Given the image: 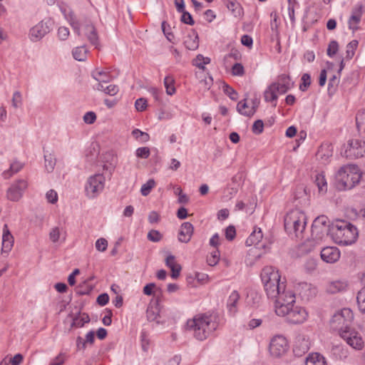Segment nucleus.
Wrapping results in <instances>:
<instances>
[{"label": "nucleus", "mask_w": 365, "mask_h": 365, "mask_svg": "<svg viewBox=\"0 0 365 365\" xmlns=\"http://www.w3.org/2000/svg\"><path fill=\"white\" fill-rule=\"evenodd\" d=\"M356 124L358 131L365 135V110L357 113L356 115Z\"/></svg>", "instance_id": "2f4dec72"}, {"label": "nucleus", "mask_w": 365, "mask_h": 365, "mask_svg": "<svg viewBox=\"0 0 365 365\" xmlns=\"http://www.w3.org/2000/svg\"><path fill=\"white\" fill-rule=\"evenodd\" d=\"M163 238L162 234L155 230H152L148 233V239L153 242H160Z\"/></svg>", "instance_id": "de8ad7c7"}, {"label": "nucleus", "mask_w": 365, "mask_h": 365, "mask_svg": "<svg viewBox=\"0 0 365 365\" xmlns=\"http://www.w3.org/2000/svg\"><path fill=\"white\" fill-rule=\"evenodd\" d=\"M164 86L166 90V93L169 96H173L175 93L176 89L175 87V79L172 76H167L164 78Z\"/></svg>", "instance_id": "473e14b6"}, {"label": "nucleus", "mask_w": 365, "mask_h": 365, "mask_svg": "<svg viewBox=\"0 0 365 365\" xmlns=\"http://www.w3.org/2000/svg\"><path fill=\"white\" fill-rule=\"evenodd\" d=\"M240 299V294L237 291H233L229 296V298L227 299V307L229 310V312L232 314H235L237 311V304L238 303V301Z\"/></svg>", "instance_id": "a878e982"}, {"label": "nucleus", "mask_w": 365, "mask_h": 365, "mask_svg": "<svg viewBox=\"0 0 365 365\" xmlns=\"http://www.w3.org/2000/svg\"><path fill=\"white\" fill-rule=\"evenodd\" d=\"M28 187L26 180L19 179L15 181L7 190V198L14 202L19 201Z\"/></svg>", "instance_id": "2eb2a0df"}, {"label": "nucleus", "mask_w": 365, "mask_h": 365, "mask_svg": "<svg viewBox=\"0 0 365 365\" xmlns=\"http://www.w3.org/2000/svg\"><path fill=\"white\" fill-rule=\"evenodd\" d=\"M329 223H330L329 220L327 216L321 215V216L317 217L314 220L312 225L315 226V227H319V228H322V229H324V227L326 230L330 231L331 227H330Z\"/></svg>", "instance_id": "72a5a7b5"}, {"label": "nucleus", "mask_w": 365, "mask_h": 365, "mask_svg": "<svg viewBox=\"0 0 365 365\" xmlns=\"http://www.w3.org/2000/svg\"><path fill=\"white\" fill-rule=\"evenodd\" d=\"M44 159H45V168L47 170L48 172H52L54 169L55 165H56V159L53 158V155L49 154H45L44 155Z\"/></svg>", "instance_id": "37998d69"}, {"label": "nucleus", "mask_w": 365, "mask_h": 365, "mask_svg": "<svg viewBox=\"0 0 365 365\" xmlns=\"http://www.w3.org/2000/svg\"><path fill=\"white\" fill-rule=\"evenodd\" d=\"M24 163L15 160L10 164V168L9 170L3 172L2 175L4 179H9L14 174L19 173L23 168Z\"/></svg>", "instance_id": "bb28decb"}, {"label": "nucleus", "mask_w": 365, "mask_h": 365, "mask_svg": "<svg viewBox=\"0 0 365 365\" xmlns=\"http://www.w3.org/2000/svg\"><path fill=\"white\" fill-rule=\"evenodd\" d=\"M132 134L135 139L140 140L142 142H147L150 139V136L147 133L142 132L139 129L133 130Z\"/></svg>", "instance_id": "a18cd8bd"}, {"label": "nucleus", "mask_w": 365, "mask_h": 365, "mask_svg": "<svg viewBox=\"0 0 365 365\" xmlns=\"http://www.w3.org/2000/svg\"><path fill=\"white\" fill-rule=\"evenodd\" d=\"M339 336L355 350H361L364 346V341L360 333L354 329L349 328L341 331Z\"/></svg>", "instance_id": "f8f14e48"}, {"label": "nucleus", "mask_w": 365, "mask_h": 365, "mask_svg": "<svg viewBox=\"0 0 365 365\" xmlns=\"http://www.w3.org/2000/svg\"><path fill=\"white\" fill-rule=\"evenodd\" d=\"M264 128V123L262 120L255 121L252 130L255 134L259 135L262 133Z\"/></svg>", "instance_id": "5fc2aeb1"}, {"label": "nucleus", "mask_w": 365, "mask_h": 365, "mask_svg": "<svg viewBox=\"0 0 365 365\" xmlns=\"http://www.w3.org/2000/svg\"><path fill=\"white\" fill-rule=\"evenodd\" d=\"M69 30L67 27L61 26L58 29V36L60 40L65 41L69 36Z\"/></svg>", "instance_id": "052dcab7"}, {"label": "nucleus", "mask_w": 365, "mask_h": 365, "mask_svg": "<svg viewBox=\"0 0 365 365\" xmlns=\"http://www.w3.org/2000/svg\"><path fill=\"white\" fill-rule=\"evenodd\" d=\"M305 365H327L325 358L319 353H312L306 359Z\"/></svg>", "instance_id": "393cba45"}, {"label": "nucleus", "mask_w": 365, "mask_h": 365, "mask_svg": "<svg viewBox=\"0 0 365 365\" xmlns=\"http://www.w3.org/2000/svg\"><path fill=\"white\" fill-rule=\"evenodd\" d=\"M90 318L88 314H82L76 317L73 319L71 326L76 328H80L84 326L85 324L89 322Z\"/></svg>", "instance_id": "ea45409f"}, {"label": "nucleus", "mask_w": 365, "mask_h": 365, "mask_svg": "<svg viewBox=\"0 0 365 365\" xmlns=\"http://www.w3.org/2000/svg\"><path fill=\"white\" fill-rule=\"evenodd\" d=\"M301 80L302 83L299 86V89L302 91H305L311 84V76L309 73H304Z\"/></svg>", "instance_id": "49530a36"}, {"label": "nucleus", "mask_w": 365, "mask_h": 365, "mask_svg": "<svg viewBox=\"0 0 365 365\" xmlns=\"http://www.w3.org/2000/svg\"><path fill=\"white\" fill-rule=\"evenodd\" d=\"M84 29L88 40L91 44L97 47L98 46V37L95 27L92 24H88Z\"/></svg>", "instance_id": "c85d7f7f"}, {"label": "nucleus", "mask_w": 365, "mask_h": 365, "mask_svg": "<svg viewBox=\"0 0 365 365\" xmlns=\"http://www.w3.org/2000/svg\"><path fill=\"white\" fill-rule=\"evenodd\" d=\"M223 91L226 95H227L230 99L232 101H236L237 99V92L229 85L225 84L222 86Z\"/></svg>", "instance_id": "09e8293b"}, {"label": "nucleus", "mask_w": 365, "mask_h": 365, "mask_svg": "<svg viewBox=\"0 0 365 365\" xmlns=\"http://www.w3.org/2000/svg\"><path fill=\"white\" fill-rule=\"evenodd\" d=\"M92 76L98 83H108L112 79V77L108 72H106L105 71H100L98 69H96L92 73Z\"/></svg>", "instance_id": "7c9ffc66"}, {"label": "nucleus", "mask_w": 365, "mask_h": 365, "mask_svg": "<svg viewBox=\"0 0 365 365\" xmlns=\"http://www.w3.org/2000/svg\"><path fill=\"white\" fill-rule=\"evenodd\" d=\"M96 248L99 252H104L108 247V241L105 238H99L96 242Z\"/></svg>", "instance_id": "864d4df0"}, {"label": "nucleus", "mask_w": 365, "mask_h": 365, "mask_svg": "<svg viewBox=\"0 0 365 365\" xmlns=\"http://www.w3.org/2000/svg\"><path fill=\"white\" fill-rule=\"evenodd\" d=\"M184 44L185 47L192 51L196 50L199 46L198 35L194 30H191L185 37Z\"/></svg>", "instance_id": "5701e85b"}, {"label": "nucleus", "mask_w": 365, "mask_h": 365, "mask_svg": "<svg viewBox=\"0 0 365 365\" xmlns=\"http://www.w3.org/2000/svg\"><path fill=\"white\" fill-rule=\"evenodd\" d=\"M150 154V149L148 147H141L136 150L135 155L139 158L147 159Z\"/></svg>", "instance_id": "8fccbe9b"}, {"label": "nucleus", "mask_w": 365, "mask_h": 365, "mask_svg": "<svg viewBox=\"0 0 365 365\" xmlns=\"http://www.w3.org/2000/svg\"><path fill=\"white\" fill-rule=\"evenodd\" d=\"M165 264L170 269L175 268V266L180 265L175 262V258L172 255H170L166 257Z\"/></svg>", "instance_id": "338daca9"}, {"label": "nucleus", "mask_w": 365, "mask_h": 365, "mask_svg": "<svg viewBox=\"0 0 365 365\" xmlns=\"http://www.w3.org/2000/svg\"><path fill=\"white\" fill-rule=\"evenodd\" d=\"M261 279L267 297H274L278 294V289H284V282H281L278 270L271 266L265 267L261 272Z\"/></svg>", "instance_id": "20e7f679"}, {"label": "nucleus", "mask_w": 365, "mask_h": 365, "mask_svg": "<svg viewBox=\"0 0 365 365\" xmlns=\"http://www.w3.org/2000/svg\"><path fill=\"white\" fill-rule=\"evenodd\" d=\"M278 316L286 317L288 322L296 324L304 322L308 313L304 307L295 304L289 309L284 308L279 309Z\"/></svg>", "instance_id": "6e6552de"}, {"label": "nucleus", "mask_w": 365, "mask_h": 365, "mask_svg": "<svg viewBox=\"0 0 365 365\" xmlns=\"http://www.w3.org/2000/svg\"><path fill=\"white\" fill-rule=\"evenodd\" d=\"M320 255L323 261L334 263L339 259L340 252L335 247H327L321 250Z\"/></svg>", "instance_id": "aec40b11"}, {"label": "nucleus", "mask_w": 365, "mask_h": 365, "mask_svg": "<svg viewBox=\"0 0 365 365\" xmlns=\"http://www.w3.org/2000/svg\"><path fill=\"white\" fill-rule=\"evenodd\" d=\"M277 91V93L283 94L289 91L293 86L289 76H282L277 82L272 83Z\"/></svg>", "instance_id": "4be33fe9"}, {"label": "nucleus", "mask_w": 365, "mask_h": 365, "mask_svg": "<svg viewBox=\"0 0 365 365\" xmlns=\"http://www.w3.org/2000/svg\"><path fill=\"white\" fill-rule=\"evenodd\" d=\"M359 309L361 312H365V286L358 292L356 297Z\"/></svg>", "instance_id": "79ce46f5"}, {"label": "nucleus", "mask_w": 365, "mask_h": 365, "mask_svg": "<svg viewBox=\"0 0 365 365\" xmlns=\"http://www.w3.org/2000/svg\"><path fill=\"white\" fill-rule=\"evenodd\" d=\"M330 234L339 245L349 246L354 244L359 237L357 227L346 220H337L331 224Z\"/></svg>", "instance_id": "f03ea898"}, {"label": "nucleus", "mask_w": 365, "mask_h": 365, "mask_svg": "<svg viewBox=\"0 0 365 365\" xmlns=\"http://www.w3.org/2000/svg\"><path fill=\"white\" fill-rule=\"evenodd\" d=\"M289 349L287 339L282 335L274 336L269 343V351L274 358H279L284 355Z\"/></svg>", "instance_id": "9b49d317"}, {"label": "nucleus", "mask_w": 365, "mask_h": 365, "mask_svg": "<svg viewBox=\"0 0 365 365\" xmlns=\"http://www.w3.org/2000/svg\"><path fill=\"white\" fill-rule=\"evenodd\" d=\"M11 101H12V106L14 108L20 107L22 104V98H21V93L19 91L14 92Z\"/></svg>", "instance_id": "bf43d9fd"}, {"label": "nucleus", "mask_w": 365, "mask_h": 365, "mask_svg": "<svg viewBox=\"0 0 365 365\" xmlns=\"http://www.w3.org/2000/svg\"><path fill=\"white\" fill-rule=\"evenodd\" d=\"M358 44L359 42L357 40H352L346 45L345 56V58L346 60H350L354 57L355 54V51L358 47Z\"/></svg>", "instance_id": "c9c22d12"}, {"label": "nucleus", "mask_w": 365, "mask_h": 365, "mask_svg": "<svg viewBox=\"0 0 365 365\" xmlns=\"http://www.w3.org/2000/svg\"><path fill=\"white\" fill-rule=\"evenodd\" d=\"M339 50V44L336 41H331L327 48V55L330 57L334 56Z\"/></svg>", "instance_id": "3c124183"}, {"label": "nucleus", "mask_w": 365, "mask_h": 365, "mask_svg": "<svg viewBox=\"0 0 365 365\" xmlns=\"http://www.w3.org/2000/svg\"><path fill=\"white\" fill-rule=\"evenodd\" d=\"M296 293L303 300H309L314 297L317 292V288L307 282H299L294 286Z\"/></svg>", "instance_id": "f3484780"}, {"label": "nucleus", "mask_w": 365, "mask_h": 365, "mask_svg": "<svg viewBox=\"0 0 365 365\" xmlns=\"http://www.w3.org/2000/svg\"><path fill=\"white\" fill-rule=\"evenodd\" d=\"M315 184L318 187L319 191L326 192L327 190V183L323 173H317L315 175Z\"/></svg>", "instance_id": "f704fd0d"}, {"label": "nucleus", "mask_w": 365, "mask_h": 365, "mask_svg": "<svg viewBox=\"0 0 365 365\" xmlns=\"http://www.w3.org/2000/svg\"><path fill=\"white\" fill-rule=\"evenodd\" d=\"M96 119V115L94 112L89 111L87 112L83 116V120L85 123L88 124H92L95 122Z\"/></svg>", "instance_id": "0e129e2a"}, {"label": "nucleus", "mask_w": 365, "mask_h": 365, "mask_svg": "<svg viewBox=\"0 0 365 365\" xmlns=\"http://www.w3.org/2000/svg\"><path fill=\"white\" fill-rule=\"evenodd\" d=\"M65 361V354L60 353L51 362L50 365H63Z\"/></svg>", "instance_id": "774afa93"}, {"label": "nucleus", "mask_w": 365, "mask_h": 365, "mask_svg": "<svg viewBox=\"0 0 365 365\" xmlns=\"http://www.w3.org/2000/svg\"><path fill=\"white\" fill-rule=\"evenodd\" d=\"M361 175L356 165H344L335 174L336 187L340 190H350L360 182Z\"/></svg>", "instance_id": "7ed1b4c3"}, {"label": "nucleus", "mask_w": 365, "mask_h": 365, "mask_svg": "<svg viewBox=\"0 0 365 365\" xmlns=\"http://www.w3.org/2000/svg\"><path fill=\"white\" fill-rule=\"evenodd\" d=\"M72 54L76 60L83 61L86 58L87 49L85 46H78L73 50Z\"/></svg>", "instance_id": "4c0bfd02"}, {"label": "nucleus", "mask_w": 365, "mask_h": 365, "mask_svg": "<svg viewBox=\"0 0 365 365\" xmlns=\"http://www.w3.org/2000/svg\"><path fill=\"white\" fill-rule=\"evenodd\" d=\"M277 292L278 294L276 296L268 297L274 299L275 313L278 315L279 309H289L296 304V297L292 290L286 289V285L284 286V289H278Z\"/></svg>", "instance_id": "0eeeda50"}, {"label": "nucleus", "mask_w": 365, "mask_h": 365, "mask_svg": "<svg viewBox=\"0 0 365 365\" xmlns=\"http://www.w3.org/2000/svg\"><path fill=\"white\" fill-rule=\"evenodd\" d=\"M14 243V238L10 230H9L8 225L5 224L3 227L2 232V247L1 253L8 254L12 249Z\"/></svg>", "instance_id": "6ab92c4d"}, {"label": "nucleus", "mask_w": 365, "mask_h": 365, "mask_svg": "<svg viewBox=\"0 0 365 365\" xmlns=\"http://www.w3.org/2000/svg\"><path fill=\"white\" fill-rule=\"evenodd\" d=\"M148 106L147 100L144 98H140L135 102V107L138 111H144Z\"/></svg>", "instance_id": "603ef678"}, {"label": "nucleus", "mask_w": 365, "mask_h": 365, "mask_svg": "<svg viewBox=\"0 0 365 365\" xmlns=\"http://www.w3.org/2000/svg\"><path fill=\"white\" fill-rule=\"evenodd\" d=\"M353 319L352 311L349 308H344L334 314L330 321L331 327L333 330L337 331L339 334L341 331L351 328Z\"/></svg>", "instance_id": "423d86ee"}, {"label": "nucleus", "mask_w": 365, "mask_h": 365, "mask_svg": "<svg viewBox=\"0 0 365 365\" xmlns=\"http://www.w3.org/2000/svg\"><path fill=\"white\" fill-rule=\"evenodd\" d=\"M310 347L309 339L304 335H298L294 341L293 351L297 356H302L307 352Z\"/></svg>", "instance_id": "a211bd4d"}, {"label": "nucleus", "mask_w": 365, "mask_h": 365, "mask_svg": "<svg viewBox=\"0 0 365 365\" xmlns=\"http://www.w3.org/2000/svg\"><path fill=\"white\" fill-rule=\"evenodd\" d=\"M219 327L216 314H198L187 320V328L198 341H204L211 336Z\"/></svg>", "instance_id": "f257e3e1"}, {"label": "nucleus", "mask_w": 365, "mask_h": 365, "mask_svg": "<svg viewBox=\"0 0 365 365\" xmlns=\"http://www.w3.org/2000/svg\"><path fill=\"white\" fill-rule=\"evenodd\" d=\"M306 225V215L300 210H292L284 217V228L286 231L289 234H294L297 237L301 236Z\"/></svg>", "instance_id": "39448f33"}, {"label": "nucleus", "mask_w": 365, "mask_h": 365, "mask_svg": "<svg viewBox=\"0 0 365 365\" xmlns=\"http://www.w3.org/2000/svg\"><path fill=\"white\" fill-rule=\"evenodd\" d=\"M363 13L364 6L361 4H357L352 8L351 15L348 19V27L353 33L359 29V24L361 20Z\"/></svg>", "instance_id": "dca6fc26"}, {"label": "nucleus", "mask_w": 365, "mask_h": 365, "mask_svg": "<svg viewBox=\"0 0 365 365\" xmlns=\"http://www.w3.org/2000/svg\"><path fill=\"white\" fill-rule=\"evenodd\" d=\"M182 13V14L181 16V21L184 24H189V25H193L195 22H194L190 14L185 11V10H183V11Z\"/></svg>", "instance_id": "e2e57ef3"}, {"label": "nucleus", "mask_w": 365, "mask_h": 365, "mask_svg": "<svg viewBox=\"0 0 365 365\" xmlns=\"http://www.w3.org/2000/svg\"><path fill=\"white\" fill-rule=\"evenodd\" d=\"M344 155L347 158L355 159L365 156V141L352 139L348 141L344 149Z\"/></svg>", "instance_id": "ddd939ff"}, {"label": "nucleus", "mask_w": 365, "mask_h": 365, "mask_svg": "<svg viewBox=\"0 0 365 365\" xmlns=\"http://www.w3.org/2000/svg\"><path fill=\"white\" fill-rule=\"evenodd\" d=\"M236 235V230L234 226L230 225L225 229V237L227 240H232Z\"/></svg>", "instance_id": "680f3d73"}, {"label": "nucleus", "mask_w": 365, "mask_h": 365, "mask_svg": "<svg viewBox=\"0 0 365 365\" xmlns=\"http://www.w3.org/2000/svg\"><path fill=\"white\" fill-rule=\"evenodd\" d=\"M46 200L48 202L55 204L58 201V194L54 190H48L46 194Z\"/></svg>", "instance_id": "6e6d98bb"}, {"label": "nucleus", "mask_w": 365, "mask_h": 365, "mask_svg": "<svg viewBox=\"0 0 365 365\" xmlns=\"http://www.w3.org/2000/svg\"><path fill=\"white\" fill-rule=\"evenodd\" d=\"M118 87L113 84H110L106 86L105 93L110 96H115L118 92Z\"/></svg>", "instance_id": "69168bd1"}, {"label": "nucleus", "mask_w": 365, "mask_h": 365, "mask_svg": "<svg viewBox=\"0 0 365 365\" xmlns=\"http://www.w3.org/2000/svg\"><path fill=\"white\" fill-rule=\"evenodd\" d=\"M155 182L153 179L148 180L146 183L143 184L140 189L142 195L147 196L150 192L151 190L155 187Z\"/></svg>", "instance_id": "c03bdc74"}, {"label": "nucleus", "mask_w": 365, "mask_h": 365, "mask_svg": "<svg viewBox=\"0 0 365 365\" xmlns=\"http://www.w3.org/2000/svg\"><path fill=\"white\" fill-rule=\"evenodd\" d=\"M329 230H326L324 227L319 228V227L312 226V239L306 241L303 245V251L309 252L312 251L317 245L326 237Z\"/></svg>", "instance_id": "9d476101"}, {"label": "nucleus", "mask_w": 365, "mask_h": 365, "mask_svg": "<svg viewBox=\"0 0 365 365\" xmlns=\"http://www.w3.org/2000/svg\"><path fill=\"white\" fill-rule=\"evenodd\" d=\"M158 289L154 283H149L143 287V293L145 295L150 296L155 294Z\"/></svg>", "instance_id": "13d9d810"}, {"label": "nucleus", "mask_w": 365, "mask_h": 365, "mask_svg": "<svg viewBox=\"0 0 365 365\" xmlns=\"http://www.w3.org/2000/svg\"><path fill=\"white\" fill-rule=\"evenodd\" d=\"M252 106L250 103L248 102L247 98H245L238 102L237 105V112L245 116L251 117L253 115V113H250V112Z\"/></svg>", "instance_id": "c756f323"}, {"label": "nucleus", "mask_w": 365, "mask_h": 365, "mask_svg": "<svg viewBox=\"0 0 365 365\" xmlns=\"http://www.w3.org/2000/svg\"><path fill=\"white\" fill-rule=\"evenodd\" d=\"M194 232L193 225L188 222H183L180 228L178 233V240L183 243H187L190 241Z\"/></svg>", "instance_id": "412c9836"}, {"label": "nucleus", "mask_w": 365, "mask_h": 365, "mask_svg": "<svg viewBox=\"0 0 365 365\" xmlns=\"http://www.w3.org/2000/svg\"><path fill=\"white\" fill-rule=\"evenodd\" d=\"M210 63V58L209 57H204L202 54H198L192 61L193 66H195L202 71L205 69V65Z\"/></svg>", "instance_id": "e433bc0d"}, {"label": "nucleus", "mask_w": 365, "mask_h": 365, "mask_svg": "<svg viewBox=\"0 0 365 365\" xmlns=\"http://www.w3.org/2000/svg\"><path fill=\"white\" fill-rule=\"evenodd\" d=\"M105 178L101 174L91 176L86 182L85 191L90 198H94L101 193L104 187Z\"/></svg>", "instance_id": "1a4fd4ad"}, {"label": "nucleus", "mask_w": 365, "mask_h": 365, "mask_svg": "<svg viewBox=\"0 0 365 365\" xmlns=\"http://www.w3.org/2000/svg\"><path fill=\"white\" fill-rule=\"evenodd\" d=\"M245 70L244 67L241 63H236L233 65L232 68V73L234 76H241L244 74Z\"/></svg>", "instance_id": "4d7b16f0"}, {"label": "nucleus", "mask_w": 365, "mask_h": 365, "mask_svg": "<svg viewBox=\"0 0 365 365\" xmlns=\"http://www.w3.org/2000/svg\"><path fill=\"white\" fill-rule=\"evenodd\" d=\"M52 21L51 19H44L30 29L29 37L32 41L41 40L51 30Z\"/></svg>", "instance_id": "4468645a"}, {"label": "nucleus", "mask_w": 365, "mask_h": 365, "mask_svg": "<svg viewBox=\"0 0 365 365\" xmlns=\"http://www.w3.org/2000/svg\"><path fill=\"white\" fill-rule=\"evenodd\" d=\"M63 234V227H54L51 228L49 232V239L53 242L56 243L61 240V237Z\"/></svg>", "instance_id": "a19ab883"}, {"label": "nucleus", "mask_w": 365, "mask_h": 365, "mask_svg": "<svg viewBox=\"0 0 365 365\" xmlns=\"http://www.w3.org/2000/svg\"><path fill=\"white\" fill-rule=\"evenodd\" d=\"M263 237L262 232L260 228H255L246 240V245L252 246L257 245L262 240Z\"/></svg>", "instance_id": "cd10ccee"}, {"label": "nucleus", "mask_w": 365, "mask_h": 365, "mask_svg": "<svg viewBox=\"0 0 365 365\" xmlns=\"http://www.w3.org/2000/svg\"><path fill=\"white\" fill-rule=\"evenodd\" d=\"M348 284L346 281L336 280L329 283L327 287V292L330 294H336L346 289Z\"/></svg>", "instance_id": "b1692460"}, {"label": "nucleus", "mask_w": 365, "mask_h": 365, "mask_svg": "<svg viewBox=\"0 0 365 365\" xmlns=\"http://www.w3.org/2000/svg\"><path fill=\"white\" fill-rule=\"evenodd\" d=\"M277 92L274 86L271 84L264 91V97L267 102L276 101L277 99Z\"/></svg>", "instance_id": "58836bf2"}]
</instances>
